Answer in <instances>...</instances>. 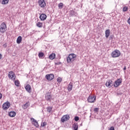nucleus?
<instances>
[{
	"label": "nucleus",
	"mask_w": 130,
	"mask_h": 130,
	"mask_svg": "<svg viewBox=\"0 0 130 130\" xmlns=\"http://www.w3.org/2000/svg\"><path fill=\"white\" fill-rule=\"evenodd\" d=\"M9 115L10 117H15V116H16V112L11 111L9 113Z\"/></svg>",
	"instance_id": "a211bd4d"
},
{
	"label": "nucleus",
	"mask_w": 130,
	"mask_h": 130,
	"mask_svg": "<svg viewBox=\"0 0 130 130\" xmlns=\"http://www.w3.org/2000/svg\"><path fill=\"white\" fill-rule=\"evenodd\" d=\"M55 66H59V64H61V62H55Z\"/></svg>",
	"instance_id": "f704fd0d"
},
{
	"label": "nucleus",
	"mask_w": 130,
	"mask_h": 130,
	"mask_svg": "<svg viewBox=\"0 0 130 130\" xmlns=\"http://www.w3.org/2000/svg\"><path fill=\"white\" fill-rule=\"evenodd\" d=\"M10 106H11V104L9 102H6L3 105L2 108L4 110H8L9 108H10Z\"/></svg>",
	"instance_id": "20e7f679"
},
{
	"label": "nucleus",
	"mask_w": 130,
	"mask_h": 130,
	"mask_svg": "<svg viewBox=\"0 0 130 130\" xmlns=\"http://www.w3.org/2000/svg\"><path fill=\"white\" fill-rule=\"evenodd\" d=\"M29 105H30V104H29V102H27L22 106V108H23V109H27V108L29 107Z\"/></svg>",
	"instance_id": "aec40b11"
},
{
	"label": "nucleus",
	"mask_w": 130,
	"mask_h": 130,
	"mask_svg": "<svg viewBox=\"0 0 130 130\" xmlns=\"http://www.w3.org/2000/svg\"><path fill=\"white\" fill-rule=\"evenodd\" d=\"M30 120L32 121V124L36 126V127H39V124L38 122L33 118H31Z\"/></svg>",
	"instance_id": "ddd939ff"
},
{
	"label": "nucleus",
	"mask_w": 130,
	"mask_h": 130,
	"mask_svg": "<svg viewBox=\"0 0 130 130\" xmlns=\"http://www.w3.org/2000/svg\"><path fill=\"white\" fill-rule=\"evenodd\" d=\"M106 86L108 87V88H111L112 86H114V82L112 80H108L106 83Z\"/></svg>",
	"instance_id": "0eeeda50"
},
{
	"label": "nucleus",
	"mask_w": 130,
	"mask_h": 130,
	"mask_svg": "<svg viewBox=\"0 0 130 130\" xmlns=\"http://www.w3.org/2000/svg\"><path fill=\"white\" fill-rule=\"evenodd\" d=\"M109 35H110V29H107L105 31L106 38H108V37H109Z\"/></svg>",
	"instance_id": "f3484780"
},
{
	"label": "nucleus",
	"mask_w": 130,
	"mask_h": 130,
	"mask_svg": "<svg viewBox=\"0 0 130 130\" xmlns=\"http://www.w3.org/2000/svg\"><path fill=\"white\" fill-rule=\"evenodd\" d=\"M112 57H119V56H120V51L118 50H115L114 51H113L111 53Z\"/></svg>",
	"instance_id": "f03ea898"
},
{
	"label": "nucleus",
	"mask_w": 130,
	"mask_h": 130,
	"mask_svg": "<svg viewBox=\"0 0 130 130\" xmlns=\"http://www.w3.org/2000/svg\"><path fill=\"white\" fill-rule=\"evenodd\" d=\"M73 127L74 130H78V123H74L73 125Z\"/></svg>",
	"instance_id": "5701e85b"
},
{
	"label": "nucleus",
	"mask_w": 130,
	"mask_h": 130,
	"mask_svg": "<svg viewBox=\"0 0 130 130\" xmlns=\"http://www.w3.org/2000/svg\"><path fill=\"white\" fill-rule=\"evenodd\" d=\"M127 22H128V23L130 25V17L128 18Z\"/></svg>",
	"instance_id": "e433bc0d"
},
{
	"label": "nucleus",
	"mask_w": 130,
	"mask_h": 130,
	"mask_svg": "<svg viewBox=\"0 0 130 130\" xmlns=\"http://www.w3.org/2000/svg\"><path fill=\"white\" fill-rule=\"evenodd\" d=\"M70 16L73 17V16H77V12H75L74 10H71L70 11Z\"/></svg>",
	"instance_id": "6ab92c4d"
},
{
	"label": "nucleus",
	"mask_w": 130,
	"mask_h": 130,
	"mask_svg": "<svg viewBox=\"0 0 130 130\" xmlns=\"http://www.w3.org/2000/svg\"><path fill=\"white\" fill-rule=\"evenodd\" d=\"M93 111L95 112V113H97L99 111V108H95L93 109Z\"/></svg>",
	"instance_id": "c756f323"
},
{
	"label": "nucleus",
	"mask_w": 130,
	"mask_h": 130,
	"mask_svg": "<svg viewBox=\"0 0 130 130\" xmlns=\"http://www.w3.org/2000/svg\"><path fill=\"white\" fill-rule=\"evenodd\" d=\"M49 58H50V59H54V58H55V54L54 53H52L49 56Z\"/></svg>",
	"instance_id": "4be33fe9"
},
{
	"label": "nucleus",
	"mask_w": 130,
	"mask_h": 130,
	"mask_svg": "<svg viewBox=\"0 0 130 130\" xmlns=\"http://www.w3.org/2000/svg\"><path fill=\"white\" fill-rule=\"evenodd\" d=\"M46 79H47L48 81H52V80L54 79V75L52 74L46 75Z\"/></svg>",
	"instance_id": "9d476101"
},
{
	"label": "nucleus",
	"mask_w": 130,
	"mask_h": 130,
	"mask_svg": "<svg viewBox=\"0 0 130 130\" xmlns=\"http://www.w3.org/2000/svg\"><path fill=\"white\" fill-rule=\"evenodd\" d=\"M38 3L41 8H44V7L46 6V3H45V1H44V0L39 1Z\"/></svg>",
	"instance_id": "9b49d317"
},
{
	"label": "nucleus",
	"mask_w": 130,
	"mask_h": 130,
	"mask_svg": "<svg viewBox=\"0 0 130 130\" xmlns=\"http://www.w3.org/2000/svg\"><path fill=\"white\" fill-rule=\"evenodd\" d=\"M46 124H47V123H46V122H44L42 124L41 126L43 127L45 126V125H46Z\"/></svg>",
	"instance_id": "72a5a7b5"
},
{
	"label": "nucleus",
	"mask_w": 130,
	"mask_h": 130,
	"mask_svg": "<svg viewBox=\"0 0 130 130\" xmlns=\"http://www.w3.org/2000/svg\"><path fill=\"white\" fill-rule=\"evenodd\" d=\"M0 59H2V55L0 54Z\"/></svg>",
	"instance_id": "ea45409f"
},
{
	"label": "nucleus",
	"mask_w": 130,
	"mask_h": 130,
	"mask_svg": "<svg viewBox=\"0 0 130 130\" xmlns=\"http://www.w3.org/2000/svg\"><path fill=\"white\" fill-rule=\"evenodd\" d=\"M8 77L9 79H11V80H15L16 79V75H15V73H14L13 71L10 72L9 73Z\"/></svg>",
	"instance_id": "6e6552de"
},
{
	"label": "nucleus",
	"mask_w": 130,
	"mask_h": 130,
	"mask_svg": "<svg viewBox=\"0 0 130 130\" xmlns=\"http://www.w3.org/2000/svg\"><path fill=\"white\" fill-rule=\"evenodd\" d=\"M47 112L50 113L51 112V110H52V107H48L46 108Z\"/></svg>",
	"instance_id": "b1692460"
},
{
	"label": "nucleus",
	"mask_w": 130,
	"mask_h": 130,
	"mask_svg": "<svg viewBox=\"0 0 130 130\" xmlns=\"http://www.w3.org/2000/svg\"><path fill=\"white\" fill-rule=\"evenodd\" d=\"M15 86H17V87H19L20 85V83L19 82V81L16 80L15 81Z\"/></svg>",
	"instance_id": "c85d7f7f"
},
{
	"label": "nucleus",
	"mask_w": 130,
	"mask_h": 130,
	"mask_svg": "<svg viewBox=\"0 0 130 130\" xmlns=\"http://www.w3.org/2000/svg\"><path fill=\"white\" fill-rule=\"evenodd\" d=\"M45 98L47 101H49V102H51V99L52 98V96L49 93H47L46 94Z\"/></svg>",
	"instance_id": "1a4fd4ad"
},
{
	"label": "nucleus",
	"mask_w": 130,
	"mask_h": 130,
	"mask_svg": "<svg viewBox=\"0 0 130 130\" xmlns=\"http://www.w3.org/2000/svg\"><path fill=\"white\" fill-rule=\"evenodd\" d=\"M7 30V24L4 22H3L0 25V32L1 33L4 34Z\"/></svg>",
	"instance_id": "7ed1b4c3"
},
{
	"label": "nucleus",
	"mask_w": 130,
	"mask_h": 130,
	"mask_svg": "<svg viewBox=\"0 0 130 130\" xmlns=\"http://www.w3.org/2000/svg\"><path fill=\"white\" fill-rule=\"evenodd\" d=\"M125 70H126V67L125 66L123 68V71H125Z\"/></svg>",
	"instance_id": "58836bf2"
},
{
	"label": "nucleus",
	"mask_w": 130,
	"mask_h": 130,
	"mask_svg": "<svg viewBox=\"0 0 130 130\" xmlns=\"http://www.w3.org/2000/svg\"><path fill=\"white\" fill-rule=\"evenodd\" d=\"M74 119H75V121H79V119H80V118H79V117H78V116H76L74 118Z\"/></svg>",
	"instance_id": "473e14b6"
},
{
	"label": "nucleus",
	"mask_w": 130,
	"mask_h": 130,
	"mask_svg": "<svg viewBox=\"0 0 130 130\" xmlns=\"http://www.w3.org/2000/svg\"><path fill=\"white\" fill-rule=\"evenodd\" d=\"M3 98V94L2 93H0V99H2Z\"/></svg>",
	"instance_id": "4c0bfd02"
},
{
	"label": "nucleus",
	"mask_w": 130,
	"mask_h": 130,
	"mask_svg": "<svg viewBox=\"0 0 130 130\" xmlns=\"http://www.w3.org/2000/svg\"><path fill=\"white\" fill-rule=\"evenodd\" d=\"M61 81H62V79H61V78L58 77L57 79V81L59 83H60V82H61Z\"/></svg>",
	"instance_id": "2f4dec72"
},
{
	"label": "nucleus",
	"mask_w": 130,
	"mask_h": 130,
	"mask_svg": "<svg viewBox=\"0 0 130 130\" xmlns=\"http://www.w3.org/2000/svg\"><path fill=\"white\" fill-rule=\"evenodd\" d=\"M2 4V5H6V4H9V0H3Z\"/></svg>",
	"instance_id": "393cba45"
},
{
	"label": "nucleus",
	"mask_w": 130,
	"mask_h": 130,
	"mask_svg": "<svg viewBox=\"0 0 130 130\" xmlns=\"http://www.w3.org/2000/svg\"><path fill=\"white\" fill-rule=\"evenodd\" d=\"M109 130H114V127L113 126L111 127Z\"/></svg>",
	"instance_id": "c9c22d12"
},
{
	"label": "nucleus",
	"mask_w": 130,
	"mask_h": 130,
	"mask_svg": "<svg viewBox=\"0 0 130 130\" xmlns=\"http://www.w3.org/2000/svg\"><path fill=\"white\" fill-rule=\"evenodd\" d=\"M47 18V16L45 14H42L40 16V19L41 21H44L46 20V18Z\"/></svg>",
	"instance_id": "2eb2a0df"
},
{
	"label": "nucleus",
	"mask_w": 130,
	"mask_h": 130,
	"mask_svg": "<svg viewBox=\"0 0 130 130\" xmlns=\"http://www.w3.org/2000/svg\"><path fill=\"white\" fill-rule=\"evenodd\" d=\"M68 90L69 92H71L73 90V83L70 82L68 86Z\"/></svg>",
	"instance_id": "dca6fc26"
},
{
	"label": "nucleus",
	"mask_w": 130,
	"mask_h": 130,
	"mask_svg": "<svg viewBox=\"0 0 130 130\" xmlns=\"http://www.w3.org/2000/svg\"><path fill=\"white\" fill-rule=\"evenodd\" d=\"M69 119H70V115H63L61 118V121L62 122H64V121H67V120H69Z\"/></svg>",
	"instance_id": "f8f14e48"
},
{
	"label": "nucleus",
	"mask_w": 130,
	"mask_h": 130,
	"mask_svg": "<svg viewBox=\"0 0 130 130\" xmlns=\"http://www.w3.org/2000/svg\"><path fill=\"white\" fill-rule=\"evenodd\" d=\"M58 7L59 9H62V8L63 7V3H59L58 4Z\"/></svg>",
	"instance_id": "cd10ccee"
},
{
	"label": "nucleus",
	"mask_w": 130,
	"mask_h": 130,
	"mask_svg": "<svg viewBox=\"0 0 130 130\" xmlns=\"http://www.w3.org/2000/svg\"><path fill=\"white\" fill-rule=\"evenodd\" d=\"M42 25L43 23L41 22H38V23H37V27H39V28H42Z\"/></svg>",
	"instance_id": "a878e982"
},
{
	"label": "nucleus",
	"mask_w": 130,
	"mask_h": 130,
	"mask_svg": "<svg viewBox=\"0 0 130 130\" xmlns=\"http://www.w3.org/2000/svg\"><path fill=\"white\" fill-rule=\"evenodd\" d=\"M38 55L40 58H41L42 57H43V56H44V53L43 52H40L39 53Z\"/></svg>",
	"instance_id": "bb28decb"
},
{
	"label": "nucleus",
	"mask_w": 130,
	"mask_h": 130,
	"mask_svg": "<svg viewBox=\"0 0 130 130\" xmlns=\"http://www.w3.org/2000/svg\"><path fill=\"white\" fill-rule=\"evenodd\" d=\"M121 83H122V79H121V78L118 79L115 82H114V87L117 88Z\"/></svg>",
	"instance_id": "39448f33"
},
{
	"label": "nucleus",
	"mask_w": 130,
	"mask_h": 130,
	"mask_svg": "<svg viewBox=\"0 0 130 130\" xmlns=\"http://www.w3.org/2000/svg\"><path fill=\"white\" fill-rule=\"evenodd\" d=\"M87 100H88V102H89V103H94V102L96 101V96L90 95L88 98Z\"/></svg>",
	"instance_id": "423d86ee"
},
{
	"label": "nucleus",
	"mask_w": 130,
	"mask_h": 130,
	"mask_svg": "<svg viewBox=\"0 0 130 130\" xmlns=\"http://www.w3.org/2000/svg\"><path fill=\"white\" fill-rule=\"evenodd\" d=\"M25 89L28 92V93H31L32 92V88H31V85L27 84L25 86Z\"/></svg>",
	"instance_id": "4468645a"
},
{
	"label": "nucleus",
	"mask_w": 130,
	"mask_h": 130,
	"mask_svg": "<svg viewBox=\"0 0 130 130\" xmlns=\"http://www.w3.org/2000/svg\"><path fill=\"white\" fill-rule=\"evenodd\" d=\"M128 10V8L126 6L124 7L123 8V12H126V11H127Z\"/></svg>",
	"instance_id": "7c9ffc66"
},
{
	"label": "nucleus",
	"mask_w": 130,
	"mask_h": 130,
	"mask_svg": "<svg viewBox=\"0 0 130 130\" xmlns=\"http://www.w3.org/2000/svg\"><path fill=\"white\" fill-rule=\"evenodd\" d=\"M21 42H22V37L19 36L17 38V43L18 44H20V43H21Z\"/></svg>",
	"instance_id": "412c9836"
},
{
	"label": "nucleus",
	"mask_w": 130,
	"mask_h": 130,
	"mask_svg": "<svg viewBox=\"0 0 130 130\" xmlns=\"http://www.w3.org/2000/svg\"><path fill=\"white\" fill-rule=\"evenodd\" d=\"M77 58V55L74 53L70 54L68 55L67 58V61L68 63L70 62H74L76 59Z\"/></svg>",
	"instance_id": "f257e3e1"
}]
</instances>
